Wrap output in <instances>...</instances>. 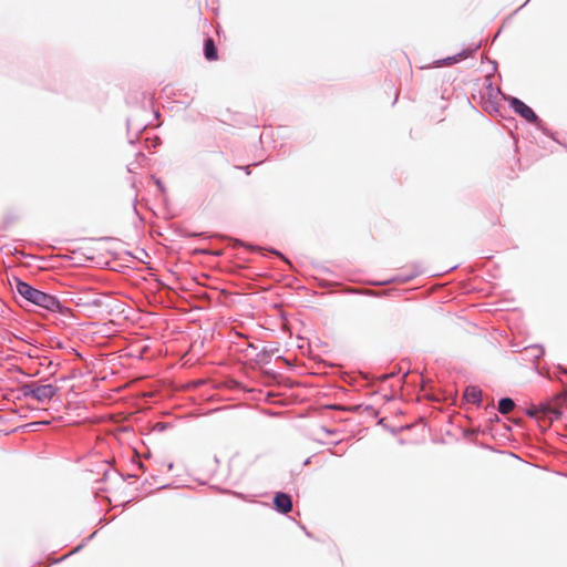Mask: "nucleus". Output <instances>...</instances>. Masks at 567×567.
Instances as JSON below:
<instances>
[{
	"label": "nucleus",
	"mask_w": 567,
	"mask_h": 567,
	"mask_svg": "<svg viewBox=\"0 0 567 567\" xmlns=\"http://www.w3.org/2000/svg\"><path fill=\"white\" fill-rule=\"evenodd\" d=\"M464 399L468 403L480 405L482 403V390L476 385H468L464 391Z\"/></svg>",
	"instance_id": "nucleus-6"
},
{
	"label": "nucleus",
	"mask_w": 567,
	"mask_h": 567,
	"mask_svg": "<svg viewBox=\"0 0 567 567\" xmlns=\"http://www.w3.org/2000/svg\"><path fill=\"white\" fill-rule=\"evenodd\" d=\"M271 252L276 254V255H277V256H279L280 258H284V256H282L279 251H277V250H271Z\"/></svg>",
	"instance_id": "nucleus-11"
},
{
	"label": "nucleus",
	"mask_w": 567,
	"mask_h": 567,
	"mask_svg": "<svg viewBox=\"0 0 567 567\" xmlns=\"http://www.w3.org/2000/svg\"><path fill=\"white\" fill-rule=\"evenodd\" d=\"M275 508L278 513L287 514L292 509V499L291 496L279 492L274 497Z\"/></svg>",
	"instance_id": "nucleus-5"
},
{
	"label": "nucleus",
	"mask_w": 567,
	"mask_h": 567,
	"mask_svg": "<svg viewBox=\"0 0 567 567\" xmlns=\"http://www.w3.org/2000/svg\"><path fill=\"white\" fill-rule=\"evenodd\" d=\"M507 101L516 114L525 118L527 122L535 124L538 128L543 130V122L528 105L514 96L507 99Z\"/></svg>",
	"instance_id": "nucleus-3"
},
{
	"label": "nucleus",
	"mask_w": 567,
	"mask_h": 567,
	"mask_svg": "<svg viewBox=\"0 0 567 567\" xmlns=\"http://www.w3.org/2000/svg\"><path fill=\"white\" fill-rule=\"evenodd\" d=\"M480 47H481V42L473 44V45L464 49L462 52L440 61L437 63V65H451V64L457 63V62L471 56L474 52H476L480 49Z\"/></svg>",
	"instance_id": "nucleus-4"
},
{
	"label": "nucleus",
	"mask_w": 567,
	"mask_h": 567,
	"mask_svg": "<svg viewBox=\"0 0 567 567\" xmlns=\"http://www.w3.org/2000/svg\"><path fill=\"white\" fill-rule=\"evenodd\" d=\"M515 408V402L511 398H503L498 401L497 410L502 414H507Z\"/></svg>",
	"instance_id": "nucleus-8"
},
{
	"label": "nucleus",
	"mask_w": 567,
	"mask_h": 567,
	"mask_svg": "<svg viewBox=\"0 0 567 567\" xmlns=\"http://www.w3.org/2000/svg\"><path fill=\"white\" fill-rule=\"evenodd\" d=\"M204 55L208 61L217 59V48L212 38H207L204 42Z\"/></svg>",
	"instance_id": "nucleus-7"
},
{
	"label": "nucleus",
	"mask_w": 567,
	"mask_h": 567,
	"mask_svg": "<svg viewBox=\"0 0 567 567\" xmlns=\"http://www.w3.org/2000/svg\"><path fill=\"white\" fill-rule=\"evenodd\" d=\"M155 183H156L157 187L161 189V192H164V190H165L164 185H163V183L161 182V179H156V182H155Z\"/></svg>",
	"instance_id": "nucleus-9"
},
{
	"label": "nucleus",
	"mask_w": 567,
	"mask_h": 567,
	"mask_svg": "<svg viewBox=\"0 0 567 567\" xmlns=\"http://www.w3.org/2000/svg\"><path fill=\"white\" fill-rule=\"evenodd\" d=\"M393 280H394V279H392V281H393ZM389 282H391V280H385V281H383L382 284H389Z\"/></svg>",
	"instance_id": "nucleus-14"
},
{
	"label": "nucleus",
	"mask_w": 567,
	"mask_h": 567,
	"mask_svg": "<svg viewBox=\"0 0 567 567\" xmlns=\"http://www.w3.org/2000/svg\"><path fill=\"white\" fill-rule=\"evenodd\" d=\"M93 305L97 306V305H100V302L97 300H94Z\"/></svg>",
	"instance_id": "nucleus-13"
},
{
	"label": "nucleus",
	"mask_w": 567,
	"mask_h": 567,
	"mask_svg": "<svg viewBox=\"0 0 567 567\" xmlns=\"http://www.w3.org/2000/svg\"><path fill=\"white\" fill-rule=\"evenodd\" d=\"M536 350H537V354H536L537 358L544 353V350L540 347L536 348Z\"/></svg>",
	"instance_id": "nucleus-10"
},
{
	"label": "nucleus",
	"mask_w": 567,
	"mask_h": 567,
	"mask_svg": "<svg viewBox=\"0 0 567 567\" xmlns=\"http://www.w3.org/2000/svg\"><path fill=\"white\" fill-rule=\"evenodd\" d=\"M138 157L145 158L144 154L138 153Z\"/></svg>",
	"instance_id": "nucleus-12"
},
{
	"label": "nucleus",
	"mask_w": 567,
	"mask_h": 567,
	"mask_svg": "<svg viewBox=\"0 0 567 567\" xmlns=\"http://www.w3.org/2000/svg\"><path fill=\"white\" fill-rule=\"evenodd\" d=\"M13 282L14 290L27 301L50 312H58L60 315H66L69 312V308L63 306L55 296L38 290L17 277L13 278Z\"/></svg>",
	"instance_id": "nucleus-1"
},
{
	"label": "nucleus",
	"mask_w": 567,
	"mask_h": 567,
	"mask_svg": "<svg viewBox=\"0 0 567 567\" xmlns=\"http://www.w3.org/2000/svg\"><path fill=\"white\" fill-rule=\"evenodd\" d=\"M20 391L24 399H33L44 404L56 394L58 388L53 384H41L38 381H31L22 384Z\"/></svg>",
	"instance_id": "nucleus-2"
}]
</instances>
